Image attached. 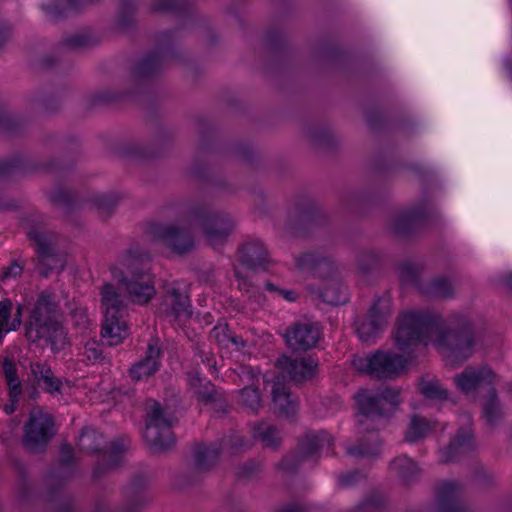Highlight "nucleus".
I'll return each instance as SVG.
<instances>
[{"instance_id":"obj_1","label":"nucleus","mask_w":512,"mask_h":512,"mask_svg":"<svg viewBox=\"0 0 512 512\" xmlns=\"http://www.w3.org/2000/svg\"><path fill=\"white\" fill-rule=\"evenodd\" d=\"M395 346L410 356L432 343L448 365L455 367L470 358L474 352L476 335L471 322L460 313L444 321L440 315L424 309H408L397 318ZM411 361L389 351L358 356L353 359L356 370L379 379H391L401 375Z\"/></svg>"},{"instance_id":"obj_2","label":"nucleus","mask_w":512,"mask_h":512,"mask_svg":"<svg viewBox=\"0 0 512 512\" xmlns=\"http://www.w3.org/2000/svg\"><path fill=\"white\" fill-rule=\"evenodd\" d=\"M112 278L125 292L123 297L117 288L106 283L101 290V308L104 319L101 336L110 346L120 344L128 334L126 321L127 302L145 305L154 297V277L150 272L149 254L138 247L124 251L111 266Z\"/></svg>"},{"instance_id":"obj_3","label":"nucleus","mask_w":512,"mask_h":512,"mask_svg":"<svg viewBox=\"0 0 512 512\" xmlns=\"http://www.w3.org/2000/svg\"><path fill=\"white\" fill-rule=\"evenodd\" d=\"M55 303L48 292H42L30 312L25 325L26 338L31 343L45 340L52 351L58 352L66 343L64 327L54 319Z\"/></svg>"},{"instance_id":"obj_4","label":"nucleus","mask_w":512,"mask_h":512,"mask_svg":"<svg viewBox=\"0 0 512 512\" xmlns=\"http://www.w3.org/2000/svg\"><path fill=\"white\" fill-rule=\"evenodd\" d=\"M355 400L358 406L356 422L359 433L372 432L383 426L401 403L399 391L392 388H385L378 393L361 390Z\"/></svg>"},{"instance_id":"obj_5","label":"nucleus","mask_w":512,"mask_h":512,"mask_svg":"<svg viewBox=\"0 0 512 512\" xmlns=\"http://www.w3.org/2000/svg\"><path fill=\"white\" fill-rule=\"evenodd\" d=\"M185 220L190 225L201 226L207 241L213 246L221 245L234 228L233 218L226 213L210 214L202 205H190L184 210Z\"/></svg>"},{"instance_id":"obj_6","label":"nucleus","mask_w":512,"mask_h":512,"mask_svg":"<svg viewBox=\"0 0 512 512\" xmlns=\"http://www.w3.org/2000/svg\"><path fill=\"white\" fill-rule=\"evenodd\" d=\"M333 445L331 435L323 430L308 431L301 438L296 455H288L278 464V469L292 472L301 464L315 462L322 452H328Z\"/></svg>"},{"instance_id":"obj_7","label":"nucleus","mask_w":512,"mask_h":512,"mask_svg":"<svg viewBox=\"0 0 512 512\" xmlns=\"http://www.w3.org/2000/svg\"><path fill=\"white\" fill-rule=\"evenodd\" d=\"M147 420L143 437L149 447L154 451L168 449L174 444L171 432L172 419L167 417L160 404L149 400L146 405Z\"/></svg>"},{"instance_id":"obj_8","label":"nucleus","mask_w":512,"mask_h":512,"mask_svg":"<svg viewBox=\"0 0 512 512\" xmlns=\"http://www.w3.org/2000/svg\"><path fill=\"white\" fill-rule=\"evenodd\" d=\"M54 434V422L51 416L39 408L33 409L24 426V446L30 451L42 450Z\"/></svg>"},{"instance_id":"obj_9","label":"nucleus","mask_w":512,"mask_h":512,"mask_svg":"<svg viewBox=\"0 0 512 512\" xmlns=\"http://www.w3.org/2000/svg\"><path fill=\"white\" fill-rule=\"evenodd\" d=\"M390 314V299L383 297L376 300L365 320L357 327V333L361 341H372L387 325Z\"/></svg>"},{"instance_id":"obj_10","label":"nucleus","mask_w":512,"mask_h":512,"mask_svg":"<svg viewBox=\"0 0 512 512\" xmlns=\"http://www.w3.org/2000/svg\"><path fill=\"white\" fill-rule=\"evenodd\" d=\"M149 234L179 254L190 251L194 246L190 231L175 225L153 223L149 226Z\"/></svg>"},{"instance_id":"obj_11","label":"nucleus","mask_w":512,"mask_h":512,"mask_svg":"<svg viewBox=\"0 0 512 512\" xmlns=\"http://www.w3.org/2000/svg\"><path fill=\"white\" fill-rule=\"evenodd\" d=\"M495 374L488 366H469L454 377V383L459 391L468 397H475L480 387L491 385Z\"/></svg>"},{"instance_id":"obj_12","label":"nucleus","mask_w":512,"mask_h":512,"mask_svg":"<svg viewBox=\"0 0 512 512\" xmlns=\"http://www.w3.org/2000/svg\"><path fill=\"white\" fill-rule=\"evenodd\" d=\"M321 331L317 324L299 322L287 329L284 334L287 345L293 350H308L320 339Z\"/></svg>"},{"instance_id":"obj_13","label":"nucleus","mask_w":512,"mask_h":512,"mask_svg":"<svg viewBox=\"0 0 512 512\" xmlns=\"http://www.w3.org/2000/svg\"><path fill=\"white\" fill-rule=\"evenodd\" d=\"M316 362L311 357L293 359L289 356H282L277 360V367L281 371V379L289 378L292 381L300 382L313 377L316 370Z\"/></svg>"},{"instance_id":"obj_14","label":"nucleus","mask_w":512,"mask_h":512,"mask_svg":"<svg viewBox=\"0 0 512 512\" xmlns=\"http://www.w3.org/2000/svg\"><path fill=\"white\" fill-rule=\"evenodd\" d=\"M29 237L37 246L41 265L46 267L47 270L63 269V262L54 254V235L52 233L35 229L29 232Z\"/></svg>"},{"instance_id":"obj_15","label":"nucleus","mask_w":512,"mask_h":512,"mask_svg":"<svg viewBox=\"0 0 512 512\" xmlns=\"http://www.w3.org/2000/svg\"><path fill=\"white\" fill-rule=\"evenodd\" d=\"M474 447L475 443L471 429L467 427L462 428L448 446L439 451V461L441 463L458 461L462 456L471 452Z\"/></svg>"},{"instance_id":"obj_16","label":"nucleus","mask_w":512,"mask_h":512,"mask_svg":"<svg viewBox=\"0 0 512 512\" xmlns=\"http://www.w3.org/2000/svg\"><path fill=\"white\" fill-rule=\"evenodd\" d=\"M161 349L157 338L150 339L145 357L129 370L133 380L141 381L152 376L160 367Z\"/></svg>"},{"instance_id":"obj_17","label":"nucleus","mask_w":512,"mask_h":512,"mask_svg":"<svg viewBox=\"0 0 512 512\" xmlns=\"http://www.w3.org/2000/svg\"><path fill=\"white\" fill-rule=\"evenodd\" d=\"M190 308L187 295L177 288L171 287L164 296L160 311L173 320L182 321L191 316Z\"/></svg>"},{"instance_id":"obj_18","label":"nucleus","mask_w":512,"mask_h":512,"mask_svg":"<svg viewBox=\"0 0 512 512\" xmlns=\"http://www.w3.org/2000/svg\"><path fill=\"white\" fill-rule=\"evenodd\" d=\"M429 209L426 204L397 212L393 215L391 228L400 234L410 232L417 224L429 217Z\"/></svg>"},{"instance_id":"obj_19","label":"nucleus","mask_w":512,"mask_h":512,"mask_svg":"<svg viewBox=\"0 0 512 512\" xmlns=\"http://www.w3.org/2000/svg\"><path fill=\"white\" fill-rule=\"evenodd\" d=\"M460 487L455 482H444L437 490L436 512H467L459 499Z\"/></svg>"},{"instance_id":"obj_20","label":"nucleus","mask_w":512,"mask_h":512,"mask_svg":"<svg viewBox=\"0 0 512 512\" xmlns=\"http://www.w3.org/2000/svg\"><path fill=\"white\" fill-rule=\"evenodd\" d=\"M240 259L248 268H265V264L268 261V253L260 240L253 239L242 245Z\"/></svg>"},{"instance_id":"obj_21","label":"nucleus","mask_w":512,"mask_h":512,"mask_svg":"<svg viewBox=\"0 0 512 512\" xmlns=\"http://www.w3.org/2000/svg\"><path fill=\"white\" fill-rule=\"evenodd\" d=\"M272 398L275 407L284 415L292 416L297 411V401L294 399L285 383L277 377L272 387Z\"/></svg>"},{"instance_id":"obj_22","label":"nucleus","mask_w":512,"mask_h":512,"mask_svg":"<svg viewBox=\"0 0 512 512\" xmlns=\"http://www.w3.org/2000/svg\"><path fill=\"white\" fill-rule=\"evenodd\" d=\"M381 442L374 433L359 438L358 444L347 445L346 454L355 458L376 456L380 452Z\"/></svg>"},{"instance_id":"obj_23","label":"nucleus","mask_w":512,"mask_h":512,"mask_svg":"<svg viewBox=\"0 0 512 512\" xmlns=\"http://www.w3.org/2000/svg\"><path fill=\"white\" fill-rule=\"evenodd\" d=\"M13 303L6 298L0 301V343L6 333L16 330L21 325V307H17V312L12 318Z\"/></svg>"},{"instance_id":"obj_24","label":"nucleus","mask_w":512,"mask_h":512,"mask_svg":"<svg viewBox=\"0 0 512 512\" xmlns=\"http://www.w3.org/2000/svg\"><path fill=\"white\" fill-rule=\"evenodd\" d=\"M30 369L37 381L44 386L45 391L51 394L60 392L62 382L53 375L49 365L44 362H36L31 364Z\"/></svg>"},{"instance_id":"obj_25","label":"nucleus","mask_w":512,"mask_h":512,"mask_svg":"<svg viewBox=\"0 0 512 512\" xmlns=\"http://www.w3.org/2000/svg\"><path fill=\"white\" fill-rule=\"evenodd\" d=\"M390 471L407 484L414 481L420 473L417 464L405 455L392 460L390 463Z\"/></svg>"},{"instance_id":"obj_26","label":"nucleus","mask_w":512,"mask_h":512,"mask_svg":"<svg viewBox=\"0 0 512 512\" xmlns=\"http://www.w3.org/2000/svg\"><path fill=\"white\" fill-rule=\"evenodd\" d=\"M390 471L407 484L414 481L420 473L417 464L405 455L392 460L390 463Z\"/></svg>"},{"instance_id":"obj_27","label":"nucleus","mask_w":512,"mask_h":512,"mask_svg":"<svg viewBox=\"0 0 512 512\" xmlns=\"http://www.w3.org/2000/svg\"><path fill=\"white\" fill-rule=\"evenodd\" d=\"M436 423L422 416L413 415L405 432L407 442H417L425 438L435 429Z\"/></svg>"},{"instance_id":"obj_28","label":"nucleus","mask_w":512,"mask_h":512,"mask_svg":"<svg viewBox=\"0 0 512 512\" xmlns=\"http://www.w3.org/2000/svg\"><path fill=\"white\" fill-rule=\"evenodd\" d=\"M93 0H51L42 5L43 11L51 19H57L67 15L69 12L78 10L86 3Z\"/></svg>"},{"instance_id":"obj_29","label":"nucleus","mask_w":512,"mask_h":512,"mask_svg":"<svg viewBox=\"0 0 512 512\" xmlns=\"http://www.w3.org/2000/svg\"><path fill=\"white\" fill-rule=\"evenodd\" d=\"M188 385L190 390L203 403L207 404L215 401L216 393L214 385L210 381L201 378L198 372L188 374Z\"/></svg>"},{"instance_id":"obj_30","label":"nucleus","mask_w":512,"mask_h":512,"mask_svg":"<svg viewBox=\"0 0 512 512\" xmlns=\"http://www.w3.org/2000/svg\"><path fill=\"white\" fill-rule=\"evenodd\" d=\"M322 300L331 305H341L348 301L346 287L336 279H330L326 286L320 291Z\"/></svg>"},{"instance_id":"obj_31","label":"nucleus","mask_w":512,"mask_h":512,"mask_svg":"<svg viewBox=\"0 0 512 512\" xmlns=\"http://www.w3.org/2000/svg\"><path fill=\"white\" fill-rule=\"evenodd\" d=\"M482 414L490 426L497 425L504 418L505 413L494 389L489 392L484 401Z\"/></svg>"},{"instance_id":"obj_32","label":"nucleus","mask_w":512,"mask_h":512,"mask_svg":"<svg viewBox=\"0 0 512 512\" xmlns=\"http://www.w3.org/2000/svg\"><path fill=\"white\" fill-rule=\"evenodd\" d=\"M3 374L8 385L9 396L15 398L22 394V384L18 377L16 364L9 358L2 362Z\"/></svg>"},{"instance_id":"obj_33","label":"nucleus","mask_w":512,"mask_h":512,"mask_svg":"<svg viewBox=\"0 0 512 512\" xmlns=\"http://www.w3.org/2000/svg\"><path fill=\"white\" fill-rule=\"evenodd\" d=\"M421 394L430 400L443 401L448 399V391L435 378H422L419 384Z\"/></svg>"},{"instance_id":"obj_34","label":"nucleus","mask_w":512,"mask_h":512,"mask_svg":"<svg viewBox=\"0 0 512 512\" xmlns=\"http://www.w3.org/2000/svg\"><path fill=\"white\" fill-rule=\"evenodd\" d=\"M253 434L255 438L259 439L265 446L269 447H277L282 439L277 428L266 422H261L255 426Z\"/></svg>"},{"instance_id":"obj_35","label":"nucleus","mask_w":512,"mask_h":512,"mask_svg":"<svg viewBox=\"0 0 512 512\" xmlns=\"http://www.w3.org/2000/svg\"><path fill=\"white\" fill-rule=\"evenodd\" d=\"M220 453V449L216 445L209 447L198 445L195 449V463L200 470L208 469L212 466Z\"/></svg>"},{"instance_id":"obj_36","label":"nucleus","mask_w":512,"mask_h":512,"mask_svg":"<svg viewBox=\"0 0 512 512\" xmlns=\"http://www.w3.org/2000/svg\"><path fill=\"white\" fill-rule=\"evenodd\" d=\"M102 443L103 436L93 428L83 429L78 439L79 448L87 452L99 451Z\"/></svg>"},{"instance_id":"obj_37","label":"nucleus","mask_w":512,"mask_h":512,"mask_svg":"<svg viewBox=\"0 0 512 512\" xmlns=\"http://www.w3.org/2000/svg\"><path fill=\"white\" fill-rule=\"evenodd\" d=\"M296 267L303 272L315 271L321 266L330 268V263L326 258H322L313 253H303L295 258Z\"/></svg>"},{"instance_id":"obj_38","label":"nucleus","mask_w":512,"mask_h":512,"mask_svg":"<svg viewBox=\"0 0 512 512\" xmlns=\"http://www.w3.org/2000/svg\"><path fill=\"white\" fill-rule=\"evenodd\" d=\"M423 292L427 295L446 298L453 295V287L451 283L445 278H437L432 280L424 289Z\"/></svg>"},{"instance_id":"obj_39","label":"nucleus","mask_w":512,"mask_h":512,"mask_svg":"<svg viewBox=\"0 0 512 512\" xmlns=\"http://www.w3.org/2000/svg\"><path fill=\"white\" fill-rule=\"evenodd\" d=\"M239 403L255 412L262 406L260 392L253 386L245 387L239 392Z\"/></svg>"},{"instance_id":"obj_40","label":"nucleus","mask_w":512,"mask_h":512,"mask_svg":"<svg viewBox=\"0 0 512 512\" xmlns=\"http://www.w3.org/2000/svg\"><path fill=\"white\" fill-rule=\"evenodd\" d=\"M127 438H119L111 442L108 451L105 452L103 458L108 461L109 467L117 466L120 463L122 454L128 447Z\"/></svg>"},{"instance_id":"obj_41","label":"nucleus","mask_w":512,"mask_h":512,"mask_svg":"<svg viewBox=\"0 0 512 512\" xmlns=\"http://www.w3.org/2000/svg\"><path fill=\"white\" fill-rule=\"evenodd\" d=\"M163 57L159 52L147 55L138 65L137 73L140 76H148L157 72L162 66Z\"/></svg>"},{"instance_id":"obj_42","label":"nucleus","mask_w":512,"mask_h":512,"mask_svg":"<svg viewBox=\"0 0 512 512\" xmlns=\"http://www.w3.org/2000/svg\"><path fill=\"white\" fill-rule=\"evenodd\" d=\"M384 505V496L381 493L374 492L357 507V512H376Z\"/></svg>"},{"instance_id":"obj_43","label":"nucleus","mask_w":512,"mask_h":512,"mask_svg":"<svg viewBox=\"0 0 512 512\" xmlns=\"http://www.w3.org/2000/svg\"><path fill=\"white\" fill-rule=\"evenodd\" d=\"M84 356L90 362H98L102 358V350L100 344L95 340L87 341L83 351Z\"/></svg>"},{"instance_id":"obj_44","label":"nucleus","mask_w":512,"mask_h":512,"mask_svg":"<svg viewBox=\"0 0 512 512\" xmlns=\"http://www.w3.org/2000/svg\"><path fill=\"white\" fill-rule=\"evenodd\" d=\"M401 275L405 281H416L418 276V270L416 266L410 262L404 263L401 266Z\"/></svg>"},{"instance_id":"obj_45","label":"nucleus","mask_w":512,"mask_h":512,"mask_svg":"<svg viewBox=\"0 0 512 512\" xmlns=\"http://www.w3.org/2000/svg\"><path fill=\"white\" fill-rule=\"evenodd\" d=\"M74 452L69 444H63L60 449V461L63 467L69 466L73 462Z\"/></svg>"},{"instance_id":"obj_46","label":"nucleus","mask_w":512,"mask_h":512,"mask_svg":"<svg viewBox=\"0 0 512 512\" xmlns=\"http://www.w3.org/2000/svg\"><path fill=\"white\" fill-rule=\"evenodd\" d=\"M222 446L223 447L229 446L233 449H240V448L245 447V444L240 435L232 434L231 436H229L228 438H226L222 441Z\"/></svg>"},{"instance_id":"obj_47","label":"nucleus","mask_w":512,"mask_h":512,"mask_svg":"<svg viewBox=\"0 0 512 512\" xmlns=\"http://www.w3.org/2000/svg\"><path fill=\"white\" fill-rule=\"evenodd\" d=\"M177 4L174 0H155L153 8L157 11H169L176 9Z\"/></svg>"},{"instance_id":"obj_48","label":"nucleus","mask_w":512,"mask_h":512,"mask_svg":"<svg viewBox=\"0 0 512 512\" xmlns=\"http://www.w3.org/2000/svg\"><path fill=\"white\" fill-rule=\"evenodd\" d=\"M361 477L359 472H351L346 475H343L339 478V482L343 486H351L355 484L358 479Z\"/></svg>"},{"instance_id":"obj_49","label":"nucleus","mask_w":512,"mask_h":512,"mask_svg":"<svg viewBox=\"0 0 512 512\" xmlns=\"http://www.w3.org/2000/svg\"><path fill=\"white\" fill-rule=\"evenodd\" d=\"M22 272V267L17 264V263H13L11 264L3 273V278L4 279H7V278H10V277H17L21 274Z\"/></svg>"},{"instance_id":"obj_50","label":"nucleus","mask_w":512,"mask_h":512,"mask_svg":"<svg viewBox=\"0 0 512 512\" xmlns=\"http://www.w3.org/2000/svg\"><path fill=\"white\" fill-rule=\"evenodd\" d=\"M73 318L76 319V324L85 326L88 323L86 312L82 309H76L73 312Z\"/></svg>"},{"instance_id":"obj_51","label":"nucleus","mask_w":512,"mask_h":512,"mask_svg":"<svg viewBox=\"0 0 512 512\" xmlns=\"http://www.w3.org/2000/svg\"><path fill=\"white\" fill-rule=\"evenodd\" d=\"M10 37V28L6 23H0V45H3Z\"/></svg>"},{"instance_id":"obj_52","label":"nucleus","mask_w":512,"mask_h":512,"mask_svg":"<svg viewBox=\"0 0 512 512\" xmlns=\"http://www.w3.org/2000/svg\"><path fill=\"white\" fill-rule=\"evenodd\" d=\"M12 129V120L7 115L0 113V132Z\"/></svg>"},{"instance_id":"obj_53","label":"nucleus","mask_w":512,"mask_h":512,"mask_svg":"<svg viewBox=\"0 0 512 512\" xmlns=\"http://www.w3.org/2000/svg\"><path fill=\"white\" fill-rule=\"evenodd\" d=\"M97 206L99 207V209H103L107 212H110L113 209L114 205L111 200L102 196L98 199Z\"/></svg>"},{"instance_id":"obj_54","label":"nucleus","mask_w":512,"mask_h":512,"mask_svg":"<svg viewBox=\"0 0 512 512\" xmlns=\"http://www.w3.org/2000/svg\"><path fill=\"white\" fill-rule=\"evenodd\" d=\"M279 296L287 300L288 302H294L297 299V293L294 290H279Z\"/></svg>"},{"instance_id":"obj_55","label":"nucleus","mask_w":512,"mask_h":512,"mask_svg":"<svg viewBox=\"0 0 512 512\" xmlns=\"http://www.w3.org/2000/svg\"><path fill=\"white\" fill-rule=\"evenodd\" d=\"M18 399L19 397L13 398L10 396V403L4 406V411L6 414H11L15 411Z\"/></svg>"},{"instance_id":"obj_56","label":"nucleus","mask_w":512,"mask_h":512,"mask_svg":"<svg viewBox=\"0 0 512 512\" xmlns=\"http://www.w3.org/2000/svg\"><path fill=\"white\" fill-rule=\"evenodd\" d=\"M15 166L14 162L4 161L0 163V173H6L12 170Z\"/></svg>"},{"instance_id":"obj_57","label":"nucleus","mask_w":512,"mask_h":512,"mask_svg":"<svg viewBox=\"0 0 512 512\" xmlns=\"http://www.w3.org/2000/svg\"><path fill=\"white\" fill-rule=\"evenodd\" d=\"M279 512H304L303 508L298 505H288L282 507Z\"/></svg>"},{"instance_id":"obj_58","label":"nucleus","mask_w":512,"mask_h":512,"mask_svg":"<svg viewBox=\"0 0 512 512\" xmlns=\"http://www.w3.org/2000/svg\"><path fill=\"white\" fill-rule=\"evenodd\" d=\"M503 283L505 284V286L512 291V273H508L504 278H503Z\"/></svg>"},{"instance_id":"obj_59","label":"nucleus","mask_w":512,"mask_h":512,"mask_svg":"<svg viewBox=\"0 0 512 512\" xmlns=\"http://www.w3.org/2000/svg\"><path fill=\"white\" fill-rule=\"evenodd\" d=\"M266 289L269 291V292H272V293H277L279 295V290H281V288L277 287L276 285L272 284V283H267L266 284Z\"/></svg>"},{"instance_id":"obj_60","label":"nucleus","mask_w":512,"mask_h":512,"mask_svg":"<svg viewBox=\"0 0 512 512\" xmlns=\"http://www.w3.org/2000/svg\"><path fill=\"white\" fill-rule=\"evenodd\" d=\"M253 469H254V464H253V463H250V464H248V466H246V467L244 468L243 473H244L245 475L249 476V475H251V474H252Z\"/></svg>"},{"instance_id":"obj_61","label":"nucleus","mask_w":512,"mask_h":512,"mask_svg":"<svg viewBox=\"0 0 512 512\" xmlns=\"http://www.w3.org/2000/svg\"><path fill=\"white\" fill-rule=\"evenodd\" d=\"M69 44H70V45H72V46H77V45H80V44H81V41H80L78 38H76V39H71V40L69 41Z\"/></svg>"},{"instance_id":"obj_62","label":"nucleus","mask_w":512,"mask_h":512,"mask_svg":"<svg viewBox=\"0 0 512 512\" xmlns=\"http://www.w3.org/2000/svg\"><path fill=\"white\" fill-rule=\"evenodd\" d=\"M464 418H465V424H469L470 425L471 424V417H470V415L467 414V415L464 416Z\"/></svg>"},{"instance_id":"obj_63","label":"nucleus","mask_w":512,"mask_h":512,"mask_svg":"<svg viewBox=\"0 0 512 512\" xmlns=\"http://www.w3.org/2000/svg\"><path fill=\"white\" fill-rule=\"evenodd\" d=\"M95 473H96L97 475H99V474L101 473V471H100V466L96 467V471H95Z\"/></svg>"},{"instance_id":"obj_64","label":"nucleus","mask_w":512,"mask_h":512,"mask_svg":"<svg viewBox=\"0 0 512 512\" xmlns=\"http://www.w3.org/2000/svg\"><path fill=\"white\" fill-rule=\"evenodd\" d=\"M123 2L124 5H126V0H121Z\"/></svg>"}]
</instances>
